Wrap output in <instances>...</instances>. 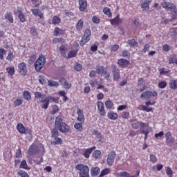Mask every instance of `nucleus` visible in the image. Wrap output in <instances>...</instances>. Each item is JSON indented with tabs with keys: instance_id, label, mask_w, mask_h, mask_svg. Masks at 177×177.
<instances>
[{
	"instance_id": "nucleus-1",
	"label": "nucleus",
	"mask_w": 177,
	"mask_h": 177,
	"mask_svg": "<svg viewBox=\"0 0 177 177\" xmlns=\"http://www.w3.org/2000/svg\"><path fill=\"white\" fill-rule=\"evenodd\" d=\"M45 94H41L39 91H36L35 93V99L37 100V103H44L41 106V109H44L45 110L48 109L49 107V103H59V98L56 97L48 96L45 97Z\"/></svg>"
},
{
	"instance_id": "nucleus-2",
	"label": "nucleus",
	"mask_w": 177,
	"mask_h": 177,
	"mask_svg": "<svg viewBox=\"0 0 177 177\" xmlns=\"http://www.w3.org/2000/svg\"><path fill=\"white\" fill-rule=\"evenodd\" d=\"M64 118V117L63 115H59L56 117L55 122V129L60 131V132H62V133H66L70 131V129H68V125L63 122Z\"/></svg>"
},
{
	"instance_id": "nucleus-3",
	"label": "nucleus",
	"mask_w": 177,
	"mask_h": 177,
	"mask_svg": "<svg viewBox=\"0 0 177 177\" xmlns=\"http://www.w3.org/2000/svg\"><path fill=\"white\" fill-rule=\"evenodd\" d=\"M161 6L165 10L171 12V19L173 20L177 19V8L175 3L169 1H162L161 3Z\"/></svg>"
},
{
	"instance_id": "nucleus-4",
	"label": "nucleus",
	"mask_w": 177,
	"mask_h": 177,
	"mask_svg": "<svg viewBox=\"0 0 177 177\" xmlns=\"http://www.w3.org/2000/svg\"><path fill=\"white\" fill-rule=\"evenodd\" d=\"M75 169L79 174V177H91L89 175V167L85 164H77L75 166Z\"/></svg>"
},
{
	"instance_id": "nucleus-5",
	"label": "nucleus",
	"mask_w": 177,
	"mask_h": 177,
	"mask_svg": "<svg viewBox=\"0 0 177 177\" xmlns=\"http://www.w3.org/2000/svg\"><path fill=\"white\" fill-rule=\"evenodd\" d=\"M46 63V57H45L44 55L39 56L35 63V68L36 71H41V69L45 67Z\"/></svg>"
},
{
	"instance_id": "nucleus-6",
	"label": "nucleus",
	"mask_w": 177,
	"mask_h": 177,
	"mask_svg": "<svg viewBox=\"0 0 177 177\" xmlns=\"http://www.w3.org/2000/svg\"><path fill=\"white\" fill-rule=\"evenodd\" d=\"M52 138H54V140L52 142L54 146L56 145H63V140L61 138H59V130L57 129H53L51 131Z\"/></svg>"
},
{
	"instance_id": "nucleus-7",
	"label": "nucleus",
	"mask_w": 177,
	"mask_h": 177,
	"mask_svg": "<svg viewBox=\"0 0 177 177\" xmlns=\"http://www.w3.org/2000/svg\"><path fill=\"white\" fill-rule=\"evenodd\" d=\"M91 34L92 32L91 31V29L87 28L84 30V35L82 36V39L80 41V46H84V45H86L87 42H89V41H91Z\"/></svg>"
},
{
	"instance_id": "nucleus-8",
	"label": "nucleus",
	"mask_w": 177,
	"mask_h": 177,
	"mask_svg": "<svg viewBox=\"0 0 177 177\" xmlns=\"http://www.w3.org/2000/svg\"><path fill=\"white\" fill-rule=\"evenodd\" d=\"M158 93L156 91H146L140 95L141 99H151V97H157Z\"/></svg>"
},
{
	"instance_id": "nucleus-9",
	"label": "nucleus",
	"mask_w": 177,
	"mask_h": 177,
	"mask_svg": "<svg viewBox=\"0 0 177 177\" xmlns=\"http://www.w3.org/2000/svg\"><path fill=\"white\" fill-rule=\"evenodd\" d=\"M38 153H39V147L33 143L30 146L28 150V157H30V156H35V154H38Z\"/></svg>"
},
{
	"instance_id": "nucleus-10",
	"label": "nucleus",
	"mask_w": 177,
	"mask_h": 177,
	"mask_svg": "<svg viewBox=\"0 0 177 177\" xmlns=\"http://www.w3.org/2000/svg\"><path fill=\"white\" fill-rule=\"evenodd\" d=\"M28 160L30 165H32V164H35V165H41V163L44 162V158L41 156L34 157L33 159L30 156H28Z\"/></svg>"
},
{
	"instance_id": "nucleus-11",
	"label": "nucleus",
	"mask_w": 177,
	"mask_h": 177,
	"mask_svg": "<svg viewBox=\"0 0 177 177\" xmlns=\"http://www.w3.org/2000/svg\"><path fill=\"white\" fill-rule=\"evenodd\" d=\"M17 131L19 133H25L26 135H31L32 133V131L27 127H24V125L21 123L17 124Z\"/></svg>"
},
{
	"instance_id": "nucleus-12",
	"label": "nucleus",
	"mask_w": 177,
	"mask_h": 177,
	"mask_svg": "<svg viewBox=\"0 0 177 177\" xmlns=\"http://www.w3.org/2000/svg\"><path fill=\"white\" fill-rule=\"evenodd\" d=\"M114 160H115V151H111L108 154V158L106 159L107 165H109V167H113Z\"/></svg>"
},
{
	"instance_id": "nucleus-13",
	"label": "nucleus",
	"mask_w": 177,
	"mask_h": 177,
	"mask_svg": "<svg viewBox=\"0 0 177 177\" xmlns=\"http://www.w3.org/2000/svg\"><path fill=\"white\" fill-rule=\"evenodd\" d=\"M97 106L100 115H101V117H104V115H106V110L104 109V104L103 102L97 101Z\"/></svg>"
},
{
	"instance_id": "nucleus-14",
	"label": "nucleus",
	"mask_w": 177,
	"mask_h": 177,
	"mask_svg": "<svg viewBox=\"0 0 177 177\" xmlns=\"http://www.w3.org/2000/svg\"><path fill=\"white\" fill-rule=\"evenodd\" d=\"M19 73L21 75H27V65L24 62L18 64Z\"/></svg>"
},
{
	"instance_id": "nucleus-15",
	"label": "nucleus",
	"mask_w": 177,
	"mask_h": 177,
	"mask_svg": "<svg viewBox=\"0 0 177 177\" xmlns=\"http://www.w3.org/2000/svg\"><path fill=\"white\" fill-rule=\"evenodd\" d=\"M112 73L113 74V81H118L120 77V69H118V68H117V66L115 65H113L112 66Z\"/></svg>"
},
{
	"instance_id": "nucleus-16",
	"label": "nucleus",
	"mask_w": 177,
	"mask_h": 177,
	"mask_svg": "<svg viewBox=\"0 0 177 177\" xmlns=\"http://www.w3.org/2000/svg\"><path fill=\"white\" fill-rule=\"evenodd\" d=\"M140 174V171H136V175L129 176V173L127 171H121L120 173L116 174L117 177H138Z\"/></svg>"
},
{
	"instance_id": "nucleus-17",
	"label": "nucleus",
	"mask_w": 177,
	"mask_h": 177,
	"mask_svg": "<svg viewBox=\"0 0 177 177\" xmlns=\"http://www.w3.org/2000/svg\"><path fill=\"white\" fill-rule=\"evenodd\" d=\"M77 120L79 121V122H85V116L84 115V111H82L81 109L77 108Z\"/></svg>"
},
{
	"instance_id": "nucleus-18",
	"label": "nucleus",
	"mask_w": 177,
	"mask_h": 177,
	"mask_svg": "<svg viewBox=\"0 0 177 177\" xmlns=\"http://www.w3.org/2000/svg\"><path fill=\"white\" fill-rule=\"evenodd\" d=\"M95 149V146L91 147V148H87L84 151L82 156H84L85 158H89V157H91V154H92V151Z\"/></svg>"
},
{
	"instance_id": "nucleus-19",
	"label": "nucleus",
	"mask_w": 177,
	"mask_h": 177,
	"mask_svg": "<svg viewBox=\"0 0 177 177\" xmlns=\"http://www.w3.org/2000/svg\"><path fill=\"white\" fill-rule=\"evenodd\" d=\"M146 106L142 105V109L144 111H147V113H150L151 110H153V108L151 107H147L149 106H153L154 102H151V101L149 100L145 102Z\"/></svg>"
},
{
	"instance_id": "nucleus-20",
	"label": "nucleus",
	"mask_w": 177,
	"mask_h": 177,
	"mask_svg": "<svg viewBox=\"0 0 177 177\" xmlns=\"http://www.w3.org/2000/svg\"><path fill=\"white\" fill-rule=\"evenodd\" d=\"M88 8V1L86 0H79V9L80 12H85Z\"/></svg>"
},
{
	"instance_id": "nucleus-21",
	"label": "nucleus",
	"mask_w": 177,
	"mask_h": 177,
	"mask_svg": "<svg viewBox=\"0 0 177 177\" xmlns=\"http://www.w3.org/2000/svg\"><path fill=\"white\" fill-rule=\"evenodd\" d=\"M33 16H38L39 19H44V13L39 8H33L30 10Z\"/></svg>"
},
{
	"instance_id": "nucleus-22",
	"label": "nucleus",
	"mask_w": 177,
	"mask_h": 177,
	"mask_svg": "<svg viewBox=\"0 0 177 177\" xmlns=\"http://www.w3.org/2000/svg\"><path fill=\"white\" fill-rule=\"evenodd\" d=\"M122 23V19L120 18V15H117L115 18L111 19V24L112 26H120Z\"/></svg>"
},
{
	"instance_id": "nucleus-23",
	"label": "nucleus",
	"mask_w": 177,
	"mask_h": 177,
	"mask_svg": "<svg viewBox=\"0 0 177 177\" xmlns=\"http://www.w3.org/2000/svg\"><path fill=\"white\" fill-rule=\"evenodd\" d=\"M165 138H166V143L167 145H171V143L174 142V138H172V133L171 131H167L165 133Z\"/></svg>"
},
{
	"instance_id": "nucleus-24",
	"label": "nucleus",
	"mask_w": 177,
	"mask_h": 177,
	"mask_svg": "<svg viewBox=\"0 0 177 177\" xmlns=\"http://www.w3.org/2000/svg\"><path fill=\"white\" fill-rule=\"evenodd\" d=\"M59 82H61V84L64 88V89H70V88H71V84L68 83L66 78H61Z\"/></svg>"
},
{
	"instance_id": "nucleus-25",
	"label": "nucleus",
	"mask_w": 177,
	"mask_h": 177,
	"mask_svg": "<svg viewBox=\"0 0 177 177\" xmlns=\"http://www.w3.org/2000/svg\"><path fill=\"white\" fill-rule=\"evenodd\" d=\"M150 2H151V1H144L142 4H141V8L142 9H143V12H148V10H150Z\"/></svg>"
},
{
	"instance_id": "nucleus-26",
	"label": "nucleus",
	"mask_w": 177,
	"mask_h": 177,
	"mask_svg": "<svg viewBox=\"0 0 177 177\" xmlns=\"http://www.w3.org/2000/svg\"><path fill=\"white\" fill-rule=\"evenodd\" d=\"M107 117L109 118V120H113V121H115L118 118V114L117 113H114L113 111H109L107 113Z\"/></svg>"
},
{
	"instance_id": "nucleus-27",
	"label": "nucleus",
	"mask_w": 177,
	"mask_h": 177,
	"mask_svg": "<svg viewBox=\"0 0 177 177\" xmlns=\"http://www.w3.org/2000/svg\"><path fill=\"white\" fill-rule=\"evenodd\" d=\"M167 59L169 61V64H174V63H175V64H177L176 55H171L169 57H168Z\"/></svg>"
},
{
	"instance_id": "nucleus-28",
	"label": "nucleus",
	"mask_w": 177,
	"mask_h": 177,
	"mask_svg": "<svg viewBox=\"0 0 177 177\" xmlns=\"http://www.w3.org/2000/svg\"><path fill=\"white\" fill-rule=\"evenodd\" d=\"M100 174V168L99 167H92L91 169V176H97Z\"/></svg>"
},
{
	"instance_id": "nucleus-29",
	"label": "nucleus",
	"mask_w": 177,
	"mask_h": 177,
	"mask_svg": "<svg viewBox=\"0 0 177 177\" xmlns=\"http://www.w3.org/2000/svg\"><path fill=\"white\" fill-rule=\"evenodd\" d=\"M92 156L95 160H100L102 158V151L100 150H95L93 152Z\"/></svg>"
},
{
	"instance_id": "nucleus-30",
	"label": "nucleus",
	"mask_w": 177,
	"mask_h": 177,
	"mask_svg": "<svg viewBox=\"0 0 177 177\" xmlns=\"http://www.w3.org/2000/svg\"><path fill=\"white\" fill-rule=\"evenodd\" d=\"M127 44L128 45H129V46H131L132 48L139 47V44L136 41V40H135V39H129L127 41Z\"/></svg>"
},
{
	"instance_id": "nucleus-31",
	"label": "nucleus",
	"mask_w": 177,
	"mask_h": 177,
	"mask_svg": "<svg viewBox=\"0 0 177 177\" xmlns=\"http://www.w3.org/2000/svg\"><path fill=\"white\" fill-rule=\"evenodd\" d=\"M7 73H8V77H13V75H15V66H8L6 68Z\"/></svg>"
},
{
	"instance_id": "nucleus-32",
	"label": "nucleus",
	"mask_w": 177,
	"mask_h": 177,
	"mask_svg": "<svg viewBox=\"0 0 177 177\" xmlns=\"http://www.w3.org/2000/svg\"><path fill=\"white\" fill-rule=\"evenodd\" d=\"M4 19L6 20H8L10 23H13L15 19H13V15H12L11 12H6L4 15Z\"/></svg>"
},
{
	"instance_id": "nucleus-33",
	"label": "nucleus",
	"mask_w": 177,
	"mask_h": 177,
	"mask_svg": "<svg viewBox=\"0 0 177 177\" xmlns=\"http://www.w3.org/2000/svg\"><path fill=\"white\" fill-rule=\"evenodd\" d=\"M118 64L121 67H124V66H128V64H129V61L124 58H121L118 60Z\"/></svg>"
},
{
	"instance_id": "nucleus-34",
	"label": "nucleus",
	"mask_w": 177,
	"mask_h": 177,
	"mask_svg": "<svg viewBox=\"0 0 177 177\" xmlns=\"http://www.w3.org/2000/svg\"><path fill=\"white\" fill-rule=\"evenodd\" d=\"M77 53H78V49L73 50L70 51L68 54V56L66 55V59H73V57H75L77 56Z\"/></svg>"
},
{
	"instance_id": "nucleus-35",
	"label": "nucleus",
	"mask_w": 177,
	"mask_h": 177,
	"mask_svg": "<svg viewBox=\"0 0 177 177\" xmlns=\"http://www.w3.org/2000/svg\"><path fill=\"white\" fill-rule=\"evenodd\" d=\"M170 89H177V79L171 80L169 82Z\"/></svg>"
},
{
	"instance_id": "nucleus-36",
	"label": "nucleus",
	"mask_w": 177,
	"mask_h": 177,
	"mask_svg": "<svg viewBox=\"0 0 177 177\" xmlns=\"http://www.w3.org/2000/svg\"><path fill=\"white\" fill-rule=\"evenodd\" d=\"M77 31H81L84 28V20L80 19L75 26Z\"/></svg>"
},
{
	"instance_id": "nucleus-37",
	"label": "nucleus",
	"mask_w": 177,
	"mask_h": 177,
	"mask_svg": "<svg viewBox=\"0 0 177 177\" xmlns=\"http://www.w3.org/2000/svg\"><path fill=\"white\" fill-rule=\"evenodd\" d=\"M19 168H21L22 169H26V171H30V169L28 165H27V162L26 161V160L21 161L19 165Z\"/></svg>"
},
{
	"instance_id": "nucleus-38",
	"label": "nucleus",
	"mask_w": 177,
	"mask_h": 177,
	"mask_svg": "<svg viewBox=\"0 0 177 177\" xmlns=\"http://www.w3.org/2000/svg\"><path fill=\"white\" fill-rule=\"evenodd\" d=\"M23 97L25 100H27V102H30V100H31V94L28 91H25L23 93Z\"/></svg>"
},
{
	"instance_id": "nucleus-39",
	"label": "nucleus",
	"mask_w": 177,
	"mask_h": 177,
	"mask_svg": "<svg viewBox=\"0 0 177 177\" xmlns=\"http://www.w3.org/2000/svg\"><path fill=\"white\" fill-rule=\"evenodd\" d=\"M64 35V30L60 29V28H55L54 30V35L55 37H57V35Z\"/></svg>"
},
{
	"instance_id": "nucleus-40",
	"label": "nucleus",
	"mask_w": 177,
	"mask_h": 177,
	"mask_svg": "<svg viewBox=\"0 0 177 177\" xmlns=\"http://www.w3.org/2000/svg\"><path fill=\"white\" fill-rule=\"evenodd\" d=\"M110 172H111V170L110 169V168H105L101 171V173L99 175V177L106 176V175H109Z\"/></svg>"
},
{
	"instance_id": "nucleus-41",
	"label": "nucleus",
	"mask_w": 177,
	"mask_h": 177,
	"mask_svg": "<svg viewBox=\"0 0 177 177\" xmlns=\"http://www.w3.org/2000/svg\"><path fill=\"white\" fill-rule=\"evenodd\" d=\"M93 135H95V136H96L97 139L99 140L98 142L103 140V135H102V133L100 132H99V131L94 130Z\"/></svg>"
},
{
	"instance_id": "nucleus-42",
	"label": "nucleus",
	"mask_w": 177,
	"mask_h": 177,
	"mask_svg": "<svg viewBox=\"0 0 177 177\" xmlns=\"http://www.w3.org/2000/svg\"><path fill=\"white\" fill-rule=\"evenodd\" d=\"M105 68L103 66H98L96 67V73L97 74H100V75H103V73H104Z\"/></svg>"
},
{
	"instance_id": "nucleus-43",
	"label": "nucleus",
	"mask_w": 177,
	"mask_h": 177,
	"mask_svg": "<svg viewBox=\"0 0 177 177\" xmlns=\"http://www.w3.org/2000/svg\"><path fill=\"white\" fill-rule=\"evenodd\" d=\"M103 13L108 16V17H111L113 16V14L111 13V10L109 7H104L103 9Z\"/></svg>"
},
{
	"instance_id": "nucleus-44",
	"label": "nucleus",
	"mask_w": 177,
	"mask_h": 177,
	"mask_svg": "<svg viewBox=\"0 0 177 177\" xmlns=\"http://www.w3.org/2000/svg\"><path fill=\"white\" fill-rule=\"evenodd\" d=\"M74 128L75 129H77V131H78L79 132L82 131V130L84 129V127H82V122L75 123L74 124Z\"/></svg>"
},
{
	"instance_id": "nucleus-45",
	"label": "nucleus",
	"mask_w": 177,
	"mask_h": 177,
	"mask_svg": "<svg viewBox=\"0 0 177 177\" xmlns=\"http://www.w3.org/2000/svg\"><path fill=\"white\" fill-rule=\"evenodd\" d=\"M59 42L64 44L66 42V39H63L62 37L54 38L53 39V44H59Z\"/></svg>"
},
{
	"instance_id": "nucleus-46",
	"label": "nucleus",
	"mask_w": 177,
	"mask_h": 177,
	"mask_svg": "<svg viewBox=\"0 0 177 177\" xmlns=\"http://www.w3.org/2000/svg\"><path fill=\"white\" fill-rule=\"evenodd\" d=\"M60 21H62V19H60V17H59L58 16L55 15L53 17L52 23L55 26H56V24H59Z\"/></svg>"
},
{
	"instance_id": "nucleus-47",
	"label": "nucleus",
	"mask_w": 177,
	"mask_h": 177,
	"mask_svg": "<svg viewBox=\"0 0 177 177\" xmlns=\"http://www.w3.org/2000/svg\"><path fill=\"white\" fill-rule=\"evenodd\" d=\"M159 74L162 75V74H169L171 70L166 69L165 68H160L158 69Z\"/></svg>"
},
{
	"instance_id": "nucleus-48",
	"label": "nucleus",
	"mask_w": 177,
	"mask_h": 177,
	"mask_svg": "<svg viewBox=\"0 0 177 177\" xmlns=\"http://www.w3.org/2000/svg\"><path fill=\"white\" fill-rule=\"evenodd\" d=\"M165 171L167 176L169 177H172L174 175V171H172V169L169 167H165Z\"/></svg>"
},
{
	"instance_id": "nucleus-49",
	"label": "nucleus",
	"mask_w": 177,
	"mask_h": 177,
	"mask_svg": "<svg viewBox=\"0 0 177 177\" xmlns=\"http://www.w3.org/2000/svg\"><path fill=\"white\" fill-rule=\"evenodd\" d=\"M67 49V48L66 47V46H61L59 48V52L61 53L62 56H63V57H66V50Z\"/></svg>"
},
{
	"instance_id": "nucleus-50",
	"label": "nucleus",
	"mask_w": 177,
	"mask_h": 177,
	"mask_svg": "<svg viewBox=\"0 0 177 177\" xmlns=\"http://www.w3.org/2000/svg\"><path fill=\"white\" fill-rule=\"evenodd\" d=\"M17 174L19 176H20L21 177H30L26 171H24V170H19V171H18Z\"/></svg>"
},
{
	"instance_id": "nucleus-51",
	"label": "nucleus",
	"mask_w": 177,
	"mask_h": 177,
	"mask_svg": "<svg viewBox=\"0 0 177 177\" xmlns=\"http://www.w3.org/2000/svg\"><path fill=\"white\" fill-rule=\"evenodd\" d=\"M167 82L165 81H160L158 82V86L160 89H164V88H167Z\"/></svg>"
},
{
	"instance_id": "nucleus-52",
	"label": "nucleus",
	"mask_w": 177,
	"mask_h": 177,
	"mask_svg": "<svg viewBox=\"0 0 177 177\" xmlns=\"http://www.w3.org/2000/svg\"><path fill=\"white\" fill-rule=\"evenodd\" d=\"M13 59H15V55H13V52L10 50L6 57V60H8V62H12Z\"/></svg>"
},
{
	"instance_id": "nucleus-53",
	"label": "nucleus",
	"mask_w": 177,
	"mask_h": 177,
	"mask_svg": "<svg viewBox=\"0 0 177 177\" xmlns=\"http://www.w3.org/2000/svg\"><path fill=\"white\" fill-rule=\"evenodd\" d=\"M105 106H106V109H113L114 104L113 103V101L107 100L105 102Z\"/></svg>"
},
{
	"instance_id": "nucleus-54",
	"label": "nucleus",
	"mask_w": 177,
	"mask_h": 177,
	"mask_svg": "<svg viewBox=\"0 0 177 177\" xmlns=\"http://www.w3.org/2000/svg\"><path fill=\"white\" fill-rule=\"evenodd\" d=\"M120 49V46L118 44H113L110 46V50L111 52H117Z\"/></svg>"
},
{
	"instance_id": "nucleus-55",
	"label": "nucleus",
	"mask_w": 177,
	"mask_h": 177,
	"mask_svg": "<svg viewBox=\"0 0 177 177\" xmlns=\"http://www.w3.org/2000/svg\"><path fill=\"white\" fill-rule=\"evenodd\" d=\"M48 86H59V83L57 82H55L53 80H48Z\"/></svg>"
},
{
	"instance_id": "nucleus-56",
	"label": "nucleus",
	"mask_w": 177,
	"mask_h": 177,
	"mask_svg": "<svg viewBox=\"0 0 177 177\" xmlns=\"http://www.w3.org/2000/svg\"><path fill=\"white\" fill-rule=\"evenodd\" d=\"M17 17L21 23H26V15L24 14L17 15Z\"/></svg>"
},
{
	"instance_id": "nucleus-57",
	"label": "nucleus",
	"mask_w": 177,
	"mask_h": 177,
	"mask_svg": "<svg viewBox=\"0 0 177 177\" xmlns=\"http://www.w3.org/2000/svg\"><path fill=\"white\" fill-rule=\"evenodd\" d=\"M162 168L163 166L161 164H157L156 165L152 167L153 171H156V169H157V171H161Z\"/></svg>"
},
{
	"instance_id": "nucleus-58",
	"label": "nucleus",
	"mask_w": 177,
	"mask_h": 177,
	"mask_svg": "<svg viewBox=\"0 0 177 177\" xmlns=\"http://www.w3.org/2000/svg\"><path fill=\"white\" fill-rule=\"evenodd\" d=\"M150 162H152V164H156L157 162V156L154 154H150Z\"/></svg>"
},
{
	"instance_id": "nucleus-59",
	"label": "nucleus",
	"mask_w": 177,
	"mask_h": 177,
	"mask_svg": "<svg viewBox=\"0 0 177 177\" xmlns=\"http://www.w3.org/2000/svg\"><path fill=\"white\" fill-rule=\"evenodd\" d=\"M122 118H124V120H128L129 118V112L128 111H124L121 114Z\"/></svg>"
},
{
	"instance_id": "nucleus-60",
	"label": "nucleus",
	"mask_w": 177,
	"mask_h": 177,
	"mask_svg": "<svg viewBox=\"0 0 177 177\" xmlns=\"http://www.w3.org/2000/svg\"><path fill=\"white\" fill-rule=\"evenodd\" d=\"M30 34L32 37H37V35H38V30L35 28H31Z\"/></svg>"
},
{
	"instance_id": "nucleus-61",
	"label": "nucleus",
	"mask_w": 177,
	"mask_h": 177,
	"mask_svg": "<svg viewBox=\"0 0 177 177\" xmlns=\"http://www.w3.org/2000/svg\"><path fill=\"white\" fill-rule=\"evenodd\" d=\"M56 113H59V107L57 106V105H53L52 106V111L50 113L54 115L56 114Z\"/></svg>"
},
{
	"instance_id": "nucleus-62",
	"label": "nucleus",
	"mask_w": 177,
	"mask_h": 177,
	"mask_svg": "<svg viewBox=\"0 0 177 177\" xmlns=\"http://www.w3.org/2000/svg\"><path fill=\"white\" fill-rule=\"evenodd\" d=\"M74 70H75V71H81V70H82V65L81 64L76 63L74 66Z\"/></svg>"
},
{
	"instance_id": "nucleus-63",
	"label": "nucleus",
	"mask_w": 177,
	"mask_h": 177,
	"mask_svg": "<svg viewBox=\"0 0 177 177\" xmlns=\"http://www.w3.org/2000/svg\"><path fill=\"white\" fill-rule=\"evenodd\" d=\"M22 104H23V100H21V99H17L14 102V106L15 107H17L18 106H20Z\"/></svg>"
},
{
	"instance_id": "nucleus-64",
	"label": "nucleus",
	"mask_w": 177,
	"mask_h": 177,
	"mask_svg": "<svg viewBox=\"0 0 177 177\" xmlns=\"http://www.w3.org/2000/svg\"><path fill=\"white\" fill-rule=\"evenodd\" d=\"M170 49H171V46H169L168 44H164L162 46L163 52H169Z\"/></svg>"
}]
</instances>
